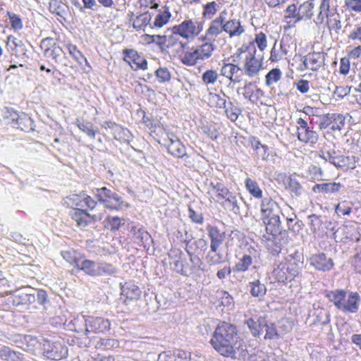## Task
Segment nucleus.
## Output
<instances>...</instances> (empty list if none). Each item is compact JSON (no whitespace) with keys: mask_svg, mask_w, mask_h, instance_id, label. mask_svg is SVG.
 I'll return each mask as SVG.
<instances>
[{"mask_svg":"<svg viewBox=\"0 0 361 361\" xmlns=\"http://www.w3.org/2000/svg\"><path fill=\"white\" fill-rule=\"evenodd\" d=\"M210 343L221 356L233 360L244 359L247 354L246 345L240 338L236 326L228 322L218 324Z\"/></svg>","mask_w":361,"mask_h":361,"instance_id":"obj_1","label":"nucleus"},{"mask_svg":"<svg viewBox=\"0 0 361 361\" xmlns=\"http://www.w3.org/2000/svg\"><path fill=\"white\" fill-rule=\"evenodd\" d=\"M261 219L268 234L275 235L281 230L280 207L269 197L262 198L260 204Z\"/></svg>","mask_w":361,"mask_h":361,"instance_id":"obj_2","label":"nucleus"},{"mask_svg":"<svg viewBox=\"0 0 361 361\" xmlns=\"http://www.w3.org/2000/svg\"><path fill=\"white\" fill-rule=\"evenodd\" d=\"M326 297L344 313H356L359 310L361 298L357 292L347 294L346 291L337 289L328 292Z\"/></svg>","mask_w":361,"mask_h":361,"instance_id":"obj_3","label":"nucleus"},{"mask_svg":"<svg viewBox=\"0 0 361 361\" xmlns=\"http://www.w3.org/2000/svg\"><path fill=\"white\" fill-rule=\"evenodd\" d=\"M302 264L300 259L289 255L274 269V276L279 283L291 281L300 274Z\"/></svg>","mask_w":361,"mask_h":361,"instance_id":"obj_4","label":"nucleus"},{"mask_svg":"<svg viewBox=\"0 0 361 361\" xmlns=\"http://www.w3.org/2000/svg\"><path fill=\"white\" fill-rule=\"evenodd\" d=\"M256 49L254 45H243L238 49L236 56L243 57V70L250 78H254L259 75L262 67V60L255 56Z\"/></svg>","mask_w":361,"mask_h":361,"instance_id":"obj_5","label":"nucleus"},{"mask_svg":"<svg viewBox=\"0 0 361 361\" xmlns=\"http://www.w3.org/2000/svg\"><path fill=\"white\" fill-rule=\"evenodd\" d=\"M173 34H178L180 37L192 40L203 30V23L191 19L185 20L172 28Z\"/></svg>","mask_w":361,"mask_h":361,"instance_id":"obj_6","label":"nucleus"},{"mask_svg":"<svg viewBox=\"0 0 361 361\" xmlns=\"http://www.w3.org/2000/svg\"><path fill=\"white\" fill-rule=\"evenodd\" d=\"M208 235L211 240V252H214V256L208 255L209 262L212 264H218L223 261L222 255L217 252L219 247L223 244L225 239V233L221 232L217 227L208 226Z\"/></svg>","mask_w":361,"mask_h":361,"instance_id":"obj_7","label":"nucleus"},{"mask_svg":"<svg viewBox=\"0 0 361 361\" xmlns=\"http://www.w3.org/2000/svg\"><path fill=\"white\" fill-rule=\"evenodd\" d=\"M94 194L98 201L104 204L105 207L111 209H119L121 207L123 201L121 197L111 190L102 187L96 188Z\"/></svg>","mask_w":361,"mask_h":361,"instance_id":"obj_8","label":"nucleus"},{"mask_svg":"<svg viewBox=\"0 0 361 361\" xmlns=\"http://www.w3.org/2000/svg\"><path fill=\"white\" fill-rule=\"evenodd\" d=\"M109 319L101 317L87 316L86 319V336L90 334L104 333L110 329Z\"/></svg>","mask_w":361,"mask_h":361,"instance_id":"obj_9","label":"nucleus"},{"mask_svg":"<svg viewBox=\"0 0 361 361\" xmlns=\"http://www.w3.org/2000/svg\"><path fill=\"white\" fill-rule=\"evenodd\" d=\"M226 17L227 11L226 10L221 11L219 16L210 23L202 40L214 41L219 35L224 32V25L225 18Z\"/></svg>","mask_w":361,"mask_h":361,"instance_id":"obj_10","label":"nucleus"},{"mask_svg":"<svg viewBox=\"0 0 361 361\" xmlns=\"http://www.w3.org/2000/svg\"><path fill=\"white\" fill-rule=\"evenodd\" d=\"M41 48L47 57H51L56 63H62L65 59V53L62 48L56 43L51 44V39H44L41 42Z\"/></svg>","mask_w":361,"mask_h":361,"instance_id":"obj_11","label":"nucleus"},{"mask_svg":"<svg viewBox=\"0 0 361 361\" xmlns=\"http://www.w3.org/2000/svg\"><path fill=\"white\" fill-rule=\"evenodd\" d=\"M44 354L49 359L59 360L68 355V349L61 342H47L44 344Z\"/></svg>","mask_w":361,"mask_h":361,"instance_id":"obj_12","label":"nucleus"},{"mask_svg":"<svg viewBox=\"0 0 361 361\" xmlns=\"http://www.w3.org/2000/svg\"><path fill=\"white\" fill-rule=\"evenodd\" d=\"M337 1L336 0H321L319 11L314 19V23L319 27L324 22V19L326 18L328 15L336 14L337 12Z\"/></svg>","mask_w":361,"mask_h":361,"instance_id":"obj_13","label":"nucleus"},{"mask_svg":"<svg viewBox=\"0 0 361 361\" xmlns=\"http://www.w3.org/2000/svg\"><path fill=\"white\" fill-rule=\"evenodd\" d=\"M123 60L127 62L130 67L137 71L138 69L145 70L147 67V62L145 59L140 56L134 49H124Z\"/></svg>","mask_w":361,"mask_h":361,"instance_id":"obj_14","label":"nucleus"},{"mask_svg":"<svg viewBox=\"0 0 361 361\" xmlns=\"http://www.w3.org/2000/svg\"><path fill=\"white\" fill-rule=\"evenodd\" d=\"M237 92L242 94L245 99H249L253 104L257 103L264 96V92L250 82H245L243 87L237 90Z\"/></svg>","mask_w":361,"mask_h":361,"instance_id":"obj_15","label":"nucleus"},{"mask_svg":"<svg viewBox=\"0 0 361 361\" xmlns=\"http://www.w3.org/2000/svg\"><path fill=\"white\" fill-rule=\"evenodd\" d=\"M310 263L317 270L322 271H329L334 267L333 259L323 252L312 255L310 257Z\"/></svg>","mask_w":361,"mask_h":361,"instance_id":"obj_16","label":"nucleus"},{"mask_svg":"<svg viewBox=\"0 0 361 361\" xmlns=\"http://www.w3.org/2000/svg\"><path fill=\"white\" fill-rule=\"evenodd\" d=\"M30 288H22L14 291L12 298L14 306L30 304L35 300V294L30 292Z\"/></svg>","mask_w":361,"mask_h":361,"instance_id":"obj_17","label":"nucleus"},{"mask_svg":"<svg viewBox=\"0 0 361 361\" xmlns=\"http://www.w3.org/2000/svg\"><path fill=\"white\" fill-rule=\"evenodd\" d=\"M224 32H226L229 37H240L245 32V26L242 24L240 19H231L224 20Z\"/></svg>","mask_w":361,"mask_h":361,"instance_id":"obj_18","label":"nucleus"},{"mask_svg":"<svg viewBox=\"0 0 361 361\" xmlns=\"http://www.w3.org/2000/svg\"><path fill=\"white\" fill-rule=\"evenodd\" d=\"M324 62V56L320 52H313L307 54L303 59L304 67L301 70L310 69L313 71L319 70Z\"/></svg>","mask_w":361,"mask_h":361,"instance_id":"obj_19","label":"nucleus"},{"mask_svg":"<svg viewBox=\"0 0 361 361\" xmlns=\"http://www.w3.org/2000/svg\"><path fill=\"white\" fill-rule=\"evenodd\" d=\"M240 72V68L233 63H224L221 69V75L230 80V84L233 85L241 82L240 75H238Z\"/></svg>","mask_w":361,"mask_h":361,"instance_id":"obj_20","label":"nucleus"},{"mask_svg":"<svg viewBox=\"0 0 361 361\" xmlns=\"http://www.w3.org/2000/svg\"><path fill=\"white\" fill-rule=\"evenodd\" d=\"M220 204L226 210L231 212L235 214H239L240 213L237 196L231 192H230L226 197L220 202Z\"/></svg>","mask_w":361,"mask_h":361,"instance_id":"obj_21","label":"nucleus"},{"mask_svg":"<svg viewBox=\"0 0 361 361\" xmlns=\"http://www.w3.org/2000/svg\"><path fill=\"white\" fill-rule=\"evenodd\" d=\"M343 187L340 183L330 182L316 184L312 188V191L318 193H336Z\"/></svg>","mask_w":361,"mask_h":361,"instance_id":"obj_22","label":"nucleus"},{"mask_svg":"<svg viewBox=\"0 0 361 361\" xmlns=\"http://www.w3.org/2000/svg\"><path fill=\"white\" fill-rule=\"evenodd\" d=\"M71 215L79 226H86L92 219L85 209L80 208L73 209Z\"/></svg>","mask_w":361,"mask_h":361,"instance_id":"obj_23","label":"nucleus"},{"mask_svg":"<svg viewBox=\"0 0 361 361\" xmlns=\"http://www.w3.org/2000/svg\"><path fill=\"white\" fill-rule=\"evenodd\" d=\"M297 137L300 142L310 145L317 143L319 139L317 133L310 128H301V130L297 132Z\"/></svg>","mask_w":361,"mask_h":361,"instance_id":"obj_24","label":"nucleus"},{"mask_svg":"<svg viewBox=\"0 0 361 361\" xmlns=\"http://www.w3.org/2000/svg\"><path fill=\"white\" fill-rule=\"evenodd\" d=\"M77 268L90 276H98V262L81 257Z\"/></svg>","mask_w":361,"mask_h":361,"instance_id":"obj_25","label":"nucleus"},{"mask_svg":"<svg viewBox=\"0 0 361 361\" xmlns=\"http://www.w3.org/2000/svg\"><path fill=\"white\" fill-rule=\"evenodd\" d=\"M121 295L130 300H137L140 295L141 290L134 283H126L125 285L121 287Z\"/></svg>","mask_w":361,"mask_h":361,"instance_id":"obj_26","label":"nucleus"},{"mask_svg":"<svg viewBox=\"0 0 361 361\" xmlns=\"http://www.w3.org/2000/svg\"><path fill=\"white\" fill-rule=\"evenodd\" d=\"M168 152L173 156L182 158L186 155L185 146L178 140H173L169 137Z\"/></svg>","mask_w":361,"mask_h":361,"instance_id":"obj_27","label":"nucleus"},{"mask_svg":"<svg viewBox=\"0 0 361 361\" xmlns=\"http://www.w3.org/2000/svg\"><path fill=\"white\" fill-rule=\"evenodd\" d=\"M334 165L345 170L353 169L356 167L355 157L336 155Z\"/></svg>","mask_w":361,"mask_h":361,"instance_id":"obj_28","label":"nucleus"},{"mask_svg":"<svg viewBox=\"0 0 361 361\" xmlns=\"http://www.w3.org/2000/svg\"><path fill=\"white\" fill-rule=\"evenodd\" d=\"M312 315L315 317L314 323L326 325L330 322L329 312L319 305H313Z\"/></svg>","mask_w":361,"mask_h":361,"instance_id":"obj_29","label":"nucleus"},{"mask_svg":"<svg viewBox=\"0 0 361 361\" xmlns=\"http://www.w3.org/2000/svg\"><path fill=\"white\" fill-rule=\"evenodd\" d=\"M314 4L313 0L307 1L298 6L299 20H310L314 13Z\"/></svg>","mask_w":361,"mask_h":361,"instance_id":"obj_30","label":"nucleus"},{"mask_svg":"<svg viewBox=\"0 0 361 361\" xmlns=\"http://www.w3.org/2000/svg\"><path fill=\"white\" fill-rule=\"evenodd\" d=\"M131 233L133 234L135 239L137 240V243L141 245L146 246L148 242L151 240V235L143 228L133 226L131 228Z\"/></svg>","mask_w":361,"mask_h":361,"instance_id":"obj_31","label":"nucleus"},{"mask_svg":"<svg viewBox=\"0 0 361 361\" xmlns=\"http://www.w3.org/2000/svg\"><path fill=\"white\" fill-rule=\"evenodd\" d=\"M250 291L253 297L262 298L266 293L267 288L264 283H262L259 279H255L249 283Z\"/></svg>","mask_w":361,"mask_h":361,"instance_id":"obj_32","label":"nucleus"},{"mask_svg":"<svg viewBox=\"0 0 361 361\" xmlns=\"http://www.w3.org/2000/svg\"><path fill=\"white\" fill-rule=\"evenodd\" d=\"M246 324L254 336H259L263 333V324H265V319L259 317L257 321L250 318L246 321Z\"/></svg>","mask_w":361,"mask_h":361,"instance_id":"obj_33","label":"nucleus"},{"mask_svg":"<svg viewBox=\"0 0 361 361\" xmlns=\"http://www.w3.org/2000/svg\"><path fill=\"white\" fill-rule=\"evenodd\" d=\"M210 186L212 188L211 192L217 197V202H220V200H223L230 193L229 190L220 182H212Z\"/></svg>","mask_w":361,"mask_h":361,"instance_id":"obj_34","label":"nucleus"},{"mask_svg":"<svg viewBox=\"0 0 361 361\" xmlns=\"http://www.w3.org/2000/svg\"><path fill=\"white\" fill-rule=\"evenodd\" d=\"M152 19L151 14L147 11L137 16L133 21V27L137 30H144L149 24Z\"/></svg>","mask_w":361,"mask_h":361,"instance_id":"obj_35","label":"nucleus"},{"mask_svg":"<svg viewBox=\"0 0 361 361\" xmlns=\"http://www.w3.org/2000/svg\"><path fill=\"white\" fill-rule=\"evenodd\" d=\"M195 49L198 51V56L200 60L204 61L211 57L214 50V45L212 41H209L203 43Z\"/></svg>","mask_w":361,"mask_h":361,"instance_id":"obj_36","label":"nucleus"},{"mask_svg":"<svg viewBox=\"0 0 361 361\" xmlns=\"http://www.w3.org/2000/svg\"><path fill=\"white\" fill-rule=\"evenodd\" d=\"M226 95L224 92L221 94L209 93V103L211 106L218 109H224L226 104Z\"/></svg>","mask_w":361,"mask_h":361,"instance_id":"obj_37","label":"nucleus"},{"mask_svg":"<svg viewBox=\"0 0 361 361\" xmlns=\"http://www.w3.org/2000/svg\"><path fill=\"white\" fill-rule=\"evenodd\" d=\"M200 60L198 51L192 47L190 51H185L181 56V62L186 66H194Z\"/></svg>","mask_w":361,"mask_h":361,"instance_id":"obj_38","label":"nucleus"},{"mask_svg":"<svg viewBox=\"0 0 361 361\" xmlns=\"http://www.w3.org/2000/svg\"><path fill=\"white\" fill-rule=\"evenodd\" d=\"M328 16L326 18L324 19V22L319 27L327 25L330 30H334L336 32L339 31L341 29V23L337 12L336 14Z\"/></svg>","mask_w":361,"mask_h":361,"instance_id":"obj_39","label":"nucleus"},{"mask_svg":"<svg viewBox=\"0 0 361 361\" xmlns=\"http://www.w3.org/2000/svg\"><path fill=\"white\" fill-rule=\"evenodd\" d=\"M49 10L53 13L64 17L68 12V6L59 0H51L49 2Z\"/></svg>","mask_w":361,"mask_h":361,"instance_id":"obj_40","label":"nucleus"},{"mask_svg":"<svg viewBox=\"0 0 361 361\" xmlns=\"http://www.w3.org/2000/svg\"><path fill=\"white\" fill-rule=\"evenodd\" d=\"M245 184L246 189L251 195L255 198L262 197V191L256 181L250 178H247L245 180Z\"/></svg>","mask_w":361,"mask_h":361,"instance_id":"obj_41","label":"nucleus"},{"mask_svg":"<svg viewBox=\"0 0 361 361\" xmlns=\"http://www.w3.org/2000/svg\"><path fill=\"white\" fill-rule=\"evenodd\" d=\"M224 109L228 118L231 121H235L241 113V110L238 105L231 102L226 103V107Z\"/></svg>","mask_w":361,"mask_h":361,"instance_id":"obj_42","label":"nucleus"},{"mask_svg":"<svg viewBox=\"0 0 361 361\" xmlns=\"http://www.w3.org/2000/svg\"><path fill=\"white\" fill-rule=\"evenodd\" d=\"M252 263V259L250 255H245L235 264L233 267V271L244 272L248 269V267Z\"/></svg>","mask_w":361,"mask_h":361,"instance_id":"obj_43","label":"nucleus"},{"mask_svg":"<svg viewBox=\"0 0 361 361\" xmlns=\"http://www.w3.org/2000/svg\"><path fill=\"white\" fill-rule=\"evenodd\" d=\"M16 124L18 125V128H20L23 131L33 130V121L25 113L20 114V118Z\"/></svg>","mask_w":361,"mask_h":361,"instance_id":"obj_44","label":"nucleus"},{"mask_svg":"<svg viewBox=\"0 0 361 361\" xmlns=\"http://www.w3.org/2000/svg\"><path fill=\"white\" fill-rule=\"evenodd\" d=\"M97 272L98 276L114 275L117 272V269L111 264L100 262H98Z\"/></svg>","mask_w":361,"mask_h":361,"instance_id":"obj_45","label":"nucleus"},{"mask_svg":"<svg viewBox=\"0 0 361 361\" xmlns=\"http://www.w3.org/2000/svg\"><path fill=\"white\" fill-rule=\"evenodd\" d=\"M263 331L266 332L264 338L265 339H275L279 338V333L276 330V325L272 322H268L265 319V324H263Z\"/></svg>","mask_w":361,"mask_h":361,"instance_id":"obj_46","label":"nucleus"},{"mask_svg":"<svg viewBox=\"0 0 361 361\" xmlns=\"http://www.w3.org/2000/svg\"><path fill=\"white\" fill-rule=\"evenodd\" d=\"M86 319H87V317L81 315V316H78L72 322L75 331L78 333H83L85 336H86Z\"/></svg>","mask_w":361,"mask_h":361,"instance_id":"obj_47","label":"nucleus"},{"mask_svg":"<svg viewBox=\"0 0 361 361\" xmlns=\"http://www.w3.org/2000/svg\"><path fill=\"white\" fill-rule=\"evenodd\" d=\"M353 203L343 201L338 203L335 207V212L338 215H349L352 212Z\"/></svg>","mask_w":361,"mask_h":361,"instance_id":"obj_48","label":"nucleus"},{"mask_svg":"<svg viewBox=\"0 0 361 361\" xmlns=\"http://www.w3.org/2000/svg\"><path fill=\"white\" fill-rule=\"evenodd\" d=\"M104 226L111 231H117L121 225V219L118 216H108L104 221Z\"/></svg>","mask_w":361,"mask_h":361,"instance_id":"obj_49","label":"nucleus"},{"mask_svg":"<svg viewBox=\"0 0 361 361\" xmlns=\"http://www.w3.org/2000/svg\"><path fill=\"white\" fill-rule=\"evenodd\" d=\"M282 75V73L279 68H273L266 75V85L271 86L272 84L278 82Z\"/></svg>","mask_w":361,"mask_h":361,"instance_id":"obj_50","label":"nucleus"},{"mask_svg":"<svg viewBox=\"0 0 361 361\" xmlns=\"http://www.w3.org/2000/svg\"><path fill=\"white\" fill-rule=\"evenodd\" d=\"M171 16V14L169 11H164L159 13L154 19V26L156 27H163L169 22Z\"/></svg>","mask_w":361,"mask_h":361,"instance_id":"obj_51","label":"nucleus"},{"mask_svg":"<svg viewBox=\"0 0 361 361\" xmlns=\"http://www.w3.org/2000/svg\"><path fill=\"white\" fill-rule=\"evenodd\" d=\"M218 73L214 70H207L202 75V80L204 84L214 85L218 79Z\"/></svg>","mask_w":361,"mask_h":361,"instance_id":"obj_52","label":"nucleus"},{"mask_svg":"<svg viewBox=\"0 0 361 361\" xmlns=\"http://www.w3.org/2000/svg\"><path fill=\"white\" fill-rule=\"evenodd\" d=\"M219 10V6L215 1L205 4L203 6L202 15L208 19H211Z\"/></svg>","mask_w":361,"mask_h":361,"instance_id":"obj_53","label":"nucleus"},{"mask_svg":"<svg viewBox=\"0 0 361 361\" xmlns=\"http://www.w3.org/2000/svg\"><path fill=\"white\" fill-rule=\"evenodd\" d=\"M61 255L68 263L76 268L78 267L81 257H78L74 251H62Z\"/></svg>","mask_w":361,"mask_h":361,"instance_id":"obj_54","label":"nucleus"},{"mask_svg":"<svg viewBox=\"0 0 361 361\" xmlns=\"http://www.w3.org/2000/svg\"><path fill=\"white\" fill-rule=\"evenodd\" d=\"M66 48L68 51L69 54L76 61L81 63L82 60L87 61V59L84 57L82 52L78 49V48L75 45L68 43L66 44Z\"/></svg>","mask_w":361,"mask_h":361,"instance_id":"obj_55","label":"nucleus"},{"mask_svg":"<svg viewBox=\"0 0 361 361\" xmlns=\"http://www.w3.org/2000/svg\"><path fill=\"white\" fill-rule=\"evenodd\" d=\"M309 173L311 178L316 181L324 180V173L320 167L312 165L309 167Z\"/></svg>","mask_w":361,"mask_h":361,"instance_id":"obj_56","label":"nucleus"},{"mask_svg":"<svg viewBox=\"0 0 361 361\" xmlns=\"http://www.w3.org/2000/svg\"><path fill=\"white\" fill-rule=\"evenodd\" d=\"M299 11L298 7L296 6L295 4H293L289 5L286 9V15L285 18H294L295 23L300 21L299 20Z\"/></svg>","mask_w":361,"mask_h":361,"instance_id":"obj_57","label":"nucleus"},{"mask_svg":"<svg viewBox=\"0 0 361 361\" xmlns=\"http://www.w3.org/2000/svg\"><path fill=\"white\" fill-rule=\"evenodd\" d=\"M7 16L9 18L12 28L16 30H21L23 28V23L19 16L9 11H7Z\"/></svg>","mask_w":361,"mask_h":361,"instance_id":"obj_58","label":"nucleus"},{"mask_svg":"<svg viewBox=\"0 0 361 361\" xmlns=\"http://www.w3.org/2000/svg\"><path fill=\"white\" fill-rule=\"evenodd\" d=\"M288 188L297 196L300 195L302 192V186L300 183L296 179L290 177L288 178Z\"/></svg>","mask_w":361,"mask_h":361,"instance_id":"obj_59","label":"nucleus"},{"mask_svg":"<svg viewBox=\"0 0 361 361\" xmlns=\"http://www.w3.org/2000/svg\"><path fill=\"white\" fill-rule=\"evenodd\" d=\"M255 42L260 51H264L267 46V36L262 32L255 35Z\"/></svg>","mask_w":361,"mask_h":361,"instance_id":"obj_60","label":"nucleus"},{"mask_svg":"<svg viewBox=\"0 0 361 361\" xmlns=\"http://www.w3.org/2000/svg\"><path fill=\"white\" fill-rule=\"evenodd\" d=\"M310 220V228L312 233H315L318 231L322 224V221L319 216L316 214H311L308 216Z\"/></svg>","mask_w":361,"mask_h":361,"instance_id":"obj_61","label":"nucleus"},{"mask_svg":"<svg viewBox=\"0 0 361 361\" xmlns=\"http://www.w3.org/2000/svg\"><path fill=\"white\" fill-rule=\"evenodd\" d=\"M173 361H189L190 360V353L180 349L173 350Z\"/></svg>","mask_w":361,"mask_h":361,"instance_id":"obj_62","label":"nucleus"},{"mask_svg":"<svg viewBox=\"0 0 361 361\" xmlns=\"http://www.w3.org/2000/svg\"><path fill=\"white\" fill-rule=\"evenodd\" d=\"M156 76L160 82H168L171 79V74L166 68H159L156 71Z\"/></svg>","mask_w":361,"mask_h":361,"instance_id":"obj_63","label":"nucleus"},{"mask_svg":"<svg viewBox=\"0 0 361 361\" xmlns=\"http://www.w3.org/2000/svg\"><path fill=\"white\" fill-rule=\"evenodd\" d=\"M78 127L80 130L87 134L92 138L95 137L96 132L92 129V125L90 123H78Z\"/></svg>","mask_w":361,"mask_h":361,"instance_id":"obj_64","label":"nucleus"}]
</instances>
